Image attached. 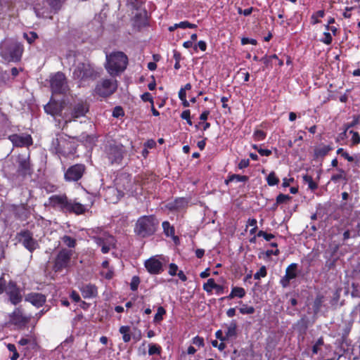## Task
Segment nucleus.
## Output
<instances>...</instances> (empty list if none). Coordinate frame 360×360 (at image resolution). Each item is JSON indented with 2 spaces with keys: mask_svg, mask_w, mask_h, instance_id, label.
I'll return each mask as SVG.
<instances>
[{
  "mask_svg": "<svg viewBox=\"0 0 360 360\" xmlns=\"http://www.w3.org/2000/svg\"><path fill=\"white\" fill-rule=\"evenodd\" d=\"M51 150L59 155L68 156L75 153V142L70 137H58L52 141Z\"/></svg>",
  "mask_w": 360,
  "mask_h": 360,
  "instance_id": "obj_1",
  "label": "nucleus"
},
{
  "mask_svg": "<svg viewBox=\"0 0 360 360\" xmlns=\"http://www.w3.org/2000/svg\"><path fill=\"white\" fill-rule=\"evenodd\" d=\"M156 226L153 216H143L137 220L134 231L139 236L146 237L155 232Z\"/></svg>",
  "mask_w": 360,
  "mask_h": 360,
  "instance_id": "obj_2",
  "label": "nucleus"
},
{
  "mask_svg": "<svg viewBox=\"0 0 360 360\" xmlns=\"http://www.w3.org/2000/svg\"><path fill=\"white\" fill-rule=\"evenodd\" d=\"M167 262L165 257L155 255L144 262V266L150 274L158 275L164 271L163 266Z\"/></svg>",
  "mask_w": 360,
  "mask_h": 360,
  "instance_id": "obj_3",
  "label": "nucleus"
},
{
  "mask_svg": "<svg viewBox=\"0 0 360 360\" xmlns=\"http://www.w3.org/2000/svg\"><path fill=\"white\" fill-rule=\"evenodd\" d=\"M106 63L105 68H127L128 57L122 51H114L106 54Z\"/></svg>",
  "mask_w": 360,
  "mask_h": 360,
  "instance_id": "obj_4",
  "label": "nucleus"
},
{
  "mask_svg": "<svg viewBox=\"0 0 360 360\" xmlns=\"http://www.w3.org/2000/svg\"><path fill=\"white\" fill-rule=\"evenodd\" d=\"M44 4L48 5L49 8H34L35 13L39 17L52 18L51 14L56 13L62 6L61 0H45Z\"/></svg>",
  "mask_w": 360,
  "mask_h": 360,
  "instance_id": "obj_5",
  "label": "nucleus"
},
{
  "mask_svg": "<svg viewBox=\"0 0 360 360\" xmlns=\"http://www.w3.org/2000/svg\"><path fill=\"white\" fill-rule=\"evenodd\" d=\"M22 46L18 43H12L1 51L2 57L7 61H18L22 53Z\"/></svg>",
  "mask_w": 360,
  "mask_h": 360,
  "instance_id": "obj_6",
  "label": "nucleus"
},
{
  "mask_svg": "<svg viewBox=\"0 0 360 360\" xmlns=\"http://www.w3.org/2000/svg\"><path fill=\"white\" fill-rule=\"evenodd\" d=\"M51 88L53 94H66L68 91V86L64 74L60 72H57L51 78Z\"/></svg>",
  "mask_w": 360,
  "mask_h": 360,
  "instance_id": "obj_7",
  "label": "nucleus"
},
{
  "mask_svg": "<svg viewBox=\"0 0 360 360\" xmlns=\"http://www.w3.org/2000/svg\"><path fill=\"white\" fill-rule=\"evenodd\" d=\"M89 108L86 103L84 101H79L75 103L72 108L71 115H64L63 119L64 120V125H67L68 123L70 122L72 120L83 117L88 112Z\"/></svg>",
  "mask_w": 360,
  "mask_h": 360,
  "instance_id": "obj_8",
  "label": "nucleus"
},
{
  "mask_svg": "<svg viewBox=\"0 0 360 360\" xmlns=\"http://www.w3.org/2000/svg\"><path fill=\"white\" fill-rule=\"evenodd\" d=\"M107 157L111 164L121 162L124 155V148L122 144H110L105 149Z\"/></svg>",
  "mask_w": 360,
  "mask_h": 360,
  "instance_id": "obj_9",
  "label": "nucleus"
},
{
  "mask_svg": "<svg viewBox=\"0 0 360 360\" xmlns=\"http://www.w3.org/2000/svg\"><path fill=\"white\" fill-rule=\"evenodd\" d=\"M117 89L115 82L105 79L100 84H98L95 88L94 92L100 97L105 98L112 94Z\"/></svg>",
  "mask_w": 360,
  "mask_h": 360,
  "instance_id": "obj_10",
  "label": "nucleus"
},
{
  "mask_svg": "<svg viewBox=\"0 0 360 360\" xmlns=\"http://www.w3.org/2000/svg\"><path fill=\"white\" fill-rule=\"evenodd\" d=\"M72 252L67 249H62L58 252L54 264V269L56 271H60L68 266Z\"/></svg>",
  "mask_w": 360,
  "mask_h": 360,
  "instance_id": "obj_11",
  "label": "nucleus"
},
{
  "mask_svg": "<svg viewBox=\"0 0 360 360\" xmlns=\"http://www.w3.org/2000/svg\"><path fill=\"white\" fill-rule=\"evenodd\" d=\"M94 240L98 246L101 247V252L103 254L108 253L111 249L115 248L116 240L112 236L103 235L101 237H96Z\"/></svg>",
  "mask_w": 360,
  "mask_h": 360,
  "instance_id": "obj_12",
  "label": "nucleus"
},
{
  "mask_svg": "<svg viewBox=\"0 0 360 360\" xmlns=\"http://www.w3.org/2000/svg\"><path fill=\"white\" fill-rule=\"evenodd\" d=\"M85 171V166L77 164L71 166L65 173V179L68 181H77L80 179Z\"/></svg>",
  "mask_w": 360,
  "mask_h": 360,
  "instance_id": "obj_13",
  "label": "nucleus"
},
{
  "mask_svg": "<svg viewBox=\"0 0 360 360\" xmlns=\"http://www.w3.org/2000/svg\"><path fill=\"white\" fill-rule=\"evenodd\" d=\"M65 108V102L55 101L51 99L50 101L44 105V110L47 114L52 115L53 117H63L62 112Z\"/></svg>",
  "mask_w": 360,
  "mask_h": 360,
  "instance_id": "obj_14",
  "label": "nucleus"
},
{
  "mask_svg": "<svg viewBox=\"0 0 360 360\" xmlns=\"http://www.w3.org/2000/svg\"><path fill=\"white\" fill-rule=\"evenodd\" d=\"M5 289L9 297V300L13 304L16 305L22 301V297L20 290L14 282H9Z\"/></svg>",
  "mask_w": 360,
  "mask_h": 360,
  "instance_id": "obj_15",
  "label": "nucleus"
},
{
  "mask_svg": "<svg viewBox=\"0 0 360 360\" xmlns=\"http://www.w3.org/2000/svg\"><path fill=\"white\" fill-rule=\"evenodd\" d=\"M12 143L17 147L30 146L32 144V139L30 135L22 134H12L8 137Z\"/></svg>",
  "mask_w": 360,
  "mask_h": 360,
  "instance_id": "obj_16",
  "label": "nucleus"
},
{
  "mask_svg": "<svg viewBox=\"0 0 360 360\" xmlns=\"http://www.w3.org/2000/svg\"><path fill=\"white\" fill-rule=\"evenodd\" d=\"M20 241L24 247L30 252H33L38 248L37 242L33 238L32 234L28 231H25L20 233Z\"/></svg>",
  "mask_w": 360,
  "mask_h": 360,
  "instance_id": "obj_17",
  "label": "nucleus"
},
{
  "mask_svg": "<svg viewBox=\"0 0 360 360\" xmlns=\"http://www.w3.org/2000/svg\"><path fill=\"white\" fill-rule=\"evenodd\" d=\"M73 76L80 80V85H84L86 81L94 80L96 78L94 69H75Z\"/></svg>",
  "mask_w": 360,
  "mask_h": 360,
  "instance_id": "obj_18",
  "label": "nucleus"
},
{
  "mask_svg": "<svg viewBox=\"0 0 360 360\" xmlns=\"http://www.w3.org/2000/svg\"><path fill=\"white\" fill-rule=\"evenodd\" d=\"M116 187L120 190L121 193L124 194H129L132 193L131 187L132 185L131 179L127 175H121L117 177L115 180Z\"/></svg>",
  "mask_w": 360,
  "mask_h": 360,
  "instance_id": "obj_19",
  "label": "nucleus"
},
{
  "mask_svg": "<svg viewBox=\"0 0 360 360\" xmlns=\"http://www.w3.org/2000/svg\"><path fill=\"white\" fill-rule=\"evenodd\" d=\"M297 264L295 263H292L286 268L285 274L281 279V281H280L281 285L283 288H286L289 285L290 281L292 279H294L297 277Z\"/></svg>",
  "mask_w": 360,
  "mask_h": 360,
  "instance_id": "obj_20",
  "label": "nucleus"
},
{
  "mask_svg": "<svg viewBox=\"0 0 360 360\" xmlns=\"http://www.w3.org/2000/svg\"><path fill=\"white\" fill-rule=\"evenodd\" d=\"M49 201L51 206L66 212L69 200L65 195H54L49 198Z\"/></svg>",
  "mask_w": 360,
  "mask_h": 360,
  "instance_id": "obj_21",
  "label": "nucleus"
},
{
  "mask_svg": "<svg viewBox=\"0 0 360 360\" xmlns=\"http://www.w3.org/2000/svg\"><path fill=\"white\" fill-rule=\"evenodd\" d=\"M26 302L31 303L33 306L39 308L44 305L46 302V297L38 292L28 293L25 298Z\"/></svg>",
  "mask_w": 360,
  "mask_h": 360,
  "instance_id": "obj_22",
  "label": "nucleus"
},
{
  "mask_svg": "<svg viewBox=\"0 0 360 360\" xmlns=\"http://www.w3.org/2000/svg\"><path fill=\"white\" fill-rule=\"evenodd\" d=\"M124 195L117 187L108 188L105 192V200L110 203H116Z\"/></svg>",
  "mask_w": 360,
  "mask_h": 360,
  "instance_id": "obj_23",
  "label": "nucleus"
},
{
  "mask_svg": "<svg viewBox=\"0 0 360 360\" xmlns=\"http://www.w3.org/2000/svg\"><path fill=\"white\" fill-rule=\"evenodd\" d=\"M11 321L15 325L25 324L29 322L30 317L23 315L20 309H15L11 315Z\"/></svg>",
  "mask_w": 360,
  "mask_h": 360,
  "instance_id": "obj_24",
  "label": "nucleus"
},
{
  "mask_svg": "<svg viewBox=\"0 0 360 360\" xmlns=\"http://www.w3.org/2000/svg\"><path fill=\"white\" fill-rule=\"evenodd\" d=\"M85 205L76 201L69 200L66 212H73L76 214H82L86 211Z\"/></svg>",
  "mask_w": 360,
  "mask_h": 360,
  "instance_id": "obj_25",
  "label": "nucleus"
},
{
  "mask_svg": "<svg viewBox=\"0 0 360 360\" xmlns=\"http://www.w3.org/2000/svg\"><path fill=\"white\" fill-rule=\"evenodd\" d=\"M188 204V200L184 198H176L174 202H169L166 207L169 210H179L185 208Z\"/></svg>",
  "mask_w": 360,
  "mask_h": 360,
  "instance_id": "obj_26",
  "label": "nucleus"
},
{
  "mask_svg": "<svg viewBox=\"0 0 360 360\" xmlns=\"http://www.w3.org/2000/svg\"><path fill=\"white\" fill-rule=\"evenodd\" d=\"M80 291L84 298H91L97 295V288L92 284H87L80 288Z\"/></svg>",
  "mask_w": 360,
  "mask_h": 360,
  "instance_id": "obj_27",
  "label": "nucleus"
},
{
  "mask_svg": "<svg viewBox=\"0 0 360 360\" xmlns=\"http://www.w3.org/2000/svg\"><path fill=\"white\" fill-rule=\"evenodd\" d=\"M245 290L243 288L241 287H233L231 289V292L229 294V296H227V298L231 300L234 297H239L242 298L245 295Z\"/></svg>",
  "mask_w": 360,
  "mask_h": 360,
  "instance_id": "obj_28",
  "label": "nucleus"
},
{
  "mask_svg": "<svg viewBox=\"0 0 360 360\" xmlns=\"http://www.w3.org/2000/svg\"><path fill=\"white\" fill-rule=\"evenodd\" d=\"M226 338L229 339L230 338L236 335L237 325L235 321H231L230 323L226 325Z\"/></svg>",
  "mask_w": 360,
  "mask_h": 360,
  "instance_id": "obj_29",
  "label": "nucleus"
},
{
  "mask_svg": "<svg viewBox=\"0 0 360 360\" xmlns=\"http://www.w3.org/2000/svg\"><path fill=\"white\" fill-rule=\"evenodd\" d=\"M120 333L122 335L124 342H129L131 340L130 327L128 326H122L119 329Z\"/></svg>",
  "mask_w": 360,
  "mask_h": 360,
  "instance_id": "obj_30",
  "label": "nucleus"
},
{
  "mask_svg": "<svg viewBox=\"0 0 360 360\" xmlns=\"http://www.w3.org/2000/svg\"><path fill=\"white\" fill-rule=\"evenodd\" d=\"M248 180V177L247 176L239 175V174H233L229 177L228 179L226 180V184H228L229 182L232 181H242L245 182Z\"/></svg>",
  "mask_w": 360,
  "mask_h": 360,
  "instance_id": "obj_31",
  "label": "nucleus"
},
{
  "mask_svg": "<svg viewBox=\"0 0 360 360\" xmlns=\"http://www.w3.org/2000/svg\"><path fill=\"white\" fill-rule=\"evenodd\" d=\"M268 65L271 66H282L283 65V59L278 58L276 55L269 57Z\"/></svg>",
  "mask_w": 360,
  "mask_h": 360,
  "instance_id": "obj_32",
  "label": "nucleus"
},
{
  "mask_svg": "<svg viewBox=\"0 0 360 360\" xmlns=\"http://www.w3.org/2000/svg\"><path fill=\"white\" fill-rule=\"evenodd\" d=\"M266 182L269 186H274L279 183V179L276 176L274 172H271L266 177Z\"/></svg>",
  "mask_w": 360,
  "mask_h": 360,
  "instance_id": "obj_33",
  "label": "nucleus"
},
{
  "mask_svg": "<svg viewBox=\"0 0 360 360\" xmlns=\"http://www.w3.org/2000/svg\"><path fill=\"white\" fill-rule=\"evenodd\" d=\"M166 314V310L162 307H159L157 309V312L155 314L153 321L154 323H160Z\"/></svg>",
  "mask_w": 360,
  "mask_h": 360,
  "instance_id": "obj_34",
  "label": "nucleus"
},
{
  "mask_svg": "<svg viewBox=\"0 0 360 360\" xmlns=\"http://www.w3.org/2000/svg\"><path fill=\"white\" fill-rule=\"evenodd\" d=\"M217 283H215L213 278H209L207 283L203 285V290L208 293H211L212 290L215 288Z\"/></svg>",
  "mask_w": 360,
  "mask_h": 360,
  "instance_id": "obj_35",
  "label": "nucleus"
},
{
  "mask_svg": "<svg viewBox=\"0 0 360 360\" xmlns=\"http://www.w3.org/2000/svg\"><path fill=\"white\" fill-rule=\"evenodd\" d=\"M341 179H346V174L343 169H339L338 173L333 174L330 178V180L333 182H338Z\"/></svg>",
  "mask_w": 360,
  "mask_h": 360,
  "instance_id": "obj_36",
  "label": "nucleus"
},
{
  "mask_svg": "<svg viewBox=\"0 0 360 360\" xmlns=\"http://www.w3.org/2000/svg\"><path fill=\"white\" fill-rule=\"evenodd\" d=\"M63 243L69 248H74L76 245V240L69 236H64L61 238Z\"/></svg>",
  "mask_w": 360,
  "mask_h": 360,
  "instance_id": "obj_37",
  "label": "nucleus"
},
{
  "mask_svg": "<svg viewBox=\"0 0 360 360\" xmlns=\"http://www.w3.org/2000/svg\"><path fill=\"white\" fill-rule=\"evenodd\" d=\"M303 180L311 190H315L317 188V184L314 181L313 178L311 176L304 175L303 176Z\"/></svg>",
  "mask_w": 360,
  "mask_h": 360,
  "instance_id": "obj_38",
  "label": "nucleus"
},
{
  "mask_svg": "<svg viewBox=\"0 0 360 360\" xmlns=\"http://www.w3.org/2000/svg\"><path fill=\"white\" fill-rule=\"evenodd\" d=\"M161 347L156 344H150L148 345V354H160L161 353Z\"/></svg>",
  "mask_w": 360,
  "mask_h": 360,
  "instance_id": "obj_39",
  "label": "nucleus"
},
{
  "mask_svg": "<svg viewBox=\"0 0 360 360\" xmlns=\"http://www.w3.org/2000/svg\"><path fill=\"white\" fill-rule=\"evenodd\" d=\"M162 228L164 229V232L167 236H171L174 235V228L170 225V224L168 221H164L162 223Z\"/></svg>",
  "mask_w": 360,
  "mask_h": 360,
  "instance_id": "obj_40",
  "label": "nucleus"
},
{
  "mask_svg": "<svg viewBox=\"0 0 360 360\" xmlns=\"http://www.w3.org/2000/svg\"><path fill=\"white\" fill-rule=\"evenodd\" d=\"M239 311L242 314H252L255 312V308L252 306L243 304L240 309Z\"/></svg>",
  "mask_w": 360,
  "mask_h": 360,
  "instance_id": "obj_41",
  "label": "nucleus"
},
{
  "mask_svg": "<svg viewBox=\"0 0 360 360\" xmlns=\"http://www.w3.org/2000/svg\"><path fill=\"white\" fill-rule=\"evenodd\" d=\"M267 271L265 266H262L258 271L254 275V278L259 280L261 278H264L266 276Z\"/></svg>",
  "mask_w": 360,
  "mask_h": 360,
  "instance_id": "obj_42",
  "label": "nucleus"
},
{
  "mask_svg": "<svg viewBox=\"0 0 360 360\" xmlns=\"http://www.w3.org/2000/svg\"><path fill=\"white\" fill-rule=\"evenodd\" d=\"M174 27H180L183 29L186 28H195L197 25L195 24L190 23L188 21L180 22L179 23L174 24Z\"/></svg>",
  "mask_w": 360,
  "mask_h": 360,
  "instance_id": "obj_43",
  "label": "nucleus"
},
{
  "mask_svg": "<svg viewBox=\"0 0 360 360\" xmlns=\"http://www.w3.org/2000/svg\"><path fill=\"white\" fill-rule=\"evenodd\" d=\"M140 278L137 276H134L132 277L131 283H130V288L132 291H136L139 285Z\"/></svg>",
  "mask_w": 360,
  "mask_h": 360,
  "instance_id": "obj_44",
  "label": "nucleus"
},
{
  "mask_svg": "<svg viewBox=\"0 0 360 360\" xmlns=\"http://www.w3.org/2000/svg\"><path fill=\"white\" fill-rule=\"evenodd\" d=\"M7 348L10 352H13V355L11 356V359L17 360L19 357V354L16 350L15 346L13 344H8Z\"/></svg>",
  "mask_w": 360,
  "mask_h": 360,
  "instance_id": "obj_45",
  "label": "nucleus"
},
{
  "mask_svg": "<svg viewBox=\"0 0 360 360\" xmlns=\"http://www.w3.org/2000/svg\"><path fill=\"white\" fill-rule=\"evenodd\" d=\"M253 137L256 141H260L265 139L266 133L262 130H256L254 132Z\"/></svg>",
  "mask_w": 360,
  "mask_h": 360,
  "instance_id": "obj_46",
  "label": "nucleus"
},
{
  "mask_svg": "<svg viewBox=\"0 0 360 360\" xmlns=\"http://www.w3.org/2000/svg\"><path fill=\"white\" fill-rule=\"evenodd\" d=\"M37 34L36 32H30L29 33H24V37L27 39L29 44H32L37 38Z\"/></svg>",
  "mask_w": 360,
  "mask_h": 360,
  "instance_id": "obj_47",
  "label": "nucleus"
},
{
  "mask_svg": "<svg viewBox=\"0 0 360 360\" xmlns=\"http://www.w3.org/2000/svg\"><path fill=\"white\" fill-rule=\"evenodd\" d=\"M124 110L122 107L116 106L115 108H114L112 110V116L114 117L118 118L120 117L124 116Z\"/></svg>",
  "mask_w": 360,
  "mask_h": 360,
  "instance_id": "obj_48",
  "label": "nucleus"
},
{
  "mask_svg": "<svg viewBox=\"0 0 360 360\" xmlns=\"http://www.w3.org/2000/svg\"><path fill=\"white\" fill-rule=\"evenodd\" d=\"M178 271H179V267L176 264H174V263L169 264L168 274L170 276H176Z\"/></svg>",
  "mask_w": 360,
  "mask_h": 360,
  "instance_id": "obj_49",
  "label": "nucleus"
},
{
  "mask_svg": "<svg viewBox=\"0 0 360 360\" xmlns=\"http://www.w3.org/2000/svg\"><path fill=\"white\" fill-rule=\"evenodd\" d=\"M258 237H263L266 241H270L271 239H273L275 236L274 235L271 233H267L265 231H259L257 233Z\"/></svg>",
  "mask_w": 360,
  "mask_h": 360,
  "instance_id": "obj_50",
  "label": "nucleus"
},
{
  "mask_svg": "<svg viewBox=\"0 0 360 360\" xmlns=\"http://www.w3.org/2000/svg\"><path fill=\"white\" fill-rule=\"evenodd\" d=\"M290 199V196L285 194H279L276 197V202L278 204H281L285 202L287 200Z\"/></svg>",
  "mask_w": 360,
  "mask_h": 360,
  "instance_id": "obj_51",
  "label": "nucleus"
},
{
  "mask_svg": "<svg viewBox=\"0 0 360 360\" xmlns=\"http://www.w3.org/2000/svg\"><path fill=\"white\" fill-rule=\"evenodd\" d=\"M192 342L193 345L198 346L199 347L204 346V340L202 338L195 336L193 338Z\"/></svg>",
  "mask_w": 360,
  "mask_h": 360,
  "instance_id": "obj_52",
  "label": "nucleus"
},
{
  "mask_svg": "<svg viewBox=\"0 0 360 360\" xmlns=\"http://www.w3.org/2000/svg\"><path fill=\"white\" fill-rule=\"evenodd\" d=\"M349 133L352 134V142L353 144H358L360 143V136L358 132L350 131Z\"/></svg>",
  "mask_w": 360,
  "mask_h": 360,
  "instance_id": "obj_53",
  "label": "nucleus"
},
{
  "mask_svg": "<svg viewBox=\"0 0 360 360\" xmlns=\"http://www.w3.org/2000/svg\"><path fill=\"white\" fill-rule=\"evenodd\" d=\"M141 97L143 101H149L151 103V105H153V98L150 93L146 92L143 94Z\"/></svg>",
  "mask_w": 360,
  "mask_h": 360,
  "instance_id": "obj_54",
  "label": "nucleus"
},
{
  "mask_svg": "<svg viewBox=\"0 0 360 360\" xmlns=\"http://www.w3.org/2000/svg\"><path fill=\"white\" fill-rule=\"evenodd\" d=\"M212 345L214 347L218 348V349L221 352L226 348V345L222 341L220 343H219L217 340H212Z\"/></svg>",
  "mask_w": 360,
  "mask_h": 360,
  "instance_id": "obj_55",
  "label": "nucleus"
},
{
  "mask_svg": "<svg viewBox=\"0 0 360 360\" xmlns=\"http://www.w3.org/2000/svg\"><path fill=\"white\" fill-rule=\"evenodd\" d=\"M324 37L321 39V41L326 44H330L332 42V36L329 32L323 33Z\"/></svg>",
  "mask_w": 360,
  "mask_h": 360,
  "instance_id": "obj_56",
  "label": "nucleus"
},
{
  "mask_svg": "<svg viewBox=\"0 0 360 360\" xmlns=\"http://www.w3.org/2000/svg\"><path fill=\"white\" fill-rule=\"evenodd\" d=\"M323 344V339L321 338H319L316 344L313 346V348H312V352H313V354H317L318 352H319V347L320 346H321Z\"/></svg>",
  "mask_w": 360,
  "mask_h": 360,
  "instance_id": "obj_57",
  "label": "nucleus"
},
{
  "mask_svg": "<svg viewBox=\"0 0 360 360\" xmlns=\"http://www.w3.org/2000/svg\"><path fill=\"white\" fill-rule=\"evenodd\" d=\"M249 165H250V161L248 159H243L238 163V167L239 169H242L248 167L249 166Z\"/></svg>",
  "mask_w": 360,
  "mask_h": 360,
  "instance_id": "obj_58",
  "label": "nucleus"
},
{
  "mask_svg": "<svg viewBox=\"0 0 360 360\" xmlns=\"http://www.w3.org/2000/svg\"><path fill=\"white\" fill-rule=\"evenodd\" d=\"M241 43L242 44L245 45V44H251L252 45H256L257 44V41L254 39H249V38H243L241 39Z\"/></svg>",
  "mask_w": 360,
  "mask_h": 360,
  "instance_id": "obj_59",
  "label": "nucleus"
},
{
  "mask_svg": "<svg viewBox=\"0 0 360 360\" xmlns=\"http://www.w3.org/2000/svg\"><path fill=\"white\" fill-rule=\"evenodd\" d=\"M293 181H294V179H293V178H289V179H288V178H284V179H283V184H282V186H283V187H284V188H287V187H288V186L290 185V184H291L292 182H293Z\"/></svg>",
  "mask_w": 360,
  "mask_h": 360,
  "instance_id": "obj_60",
  "label": "nucleus"
},
{
  "mask_svg": "<svg viewBox=\"0 0 360 360\" xmlns=\"http://www.w3.org/2000/svg\"><path fill=\"white\" fill-rule=\"evenodd\" d=\"M238 77H240L243 79L245 82H248L249 80V73L248 72H238L237 73Z\"/></svg>",
  "mask_w": 360,
  "mask_h": 360,
  "instance_id": "obj_61",
  "label": "nucleus"
},
{
  "mask_svg": "<svg viewBox=\"0 0 360 360\" xmlns=\"http://www.w3.org/2000/svg\"><path fill=\"white\" fill-rule=\"evenodd\" d=\"M258 153L262 156H269L270 155H271V150H270L269 149L261 148V149L258 150Z\"/></svg>",
  "mask_w": 360,
  "mask_h": 360,
  "instance_id": "obj_62",
  "label": "nucleus"
},
{
  "mask_svg": "<svg viewBox=\"0 0 360 360\" xmlns=\"http://www.w3.org/2000/svg\"><path fill=\"white\" fill-rule=\"evenodd\" d=\"M181 117L183 119V120H189L191 118V112H190V110H184L182 112H181Z\"/></svg>",
  "mask_w": 360,
  "mask_h": 360,
  "instance_id": "obj_63",
  "label": "nucleus"
},
{
  "mask_svg": "<svg viewBox=\"0 0 360 360\" xmlns=\"http://www.w3.org/2000/svg\"><path fill=\"white\" fill-rule=\"evenodd\" d=\"M70 297L75 302H78L79 301H80V296H79V295L77 292H75L74 290L71 292Z\"/></svg>",
  "mask_w": 360,
  "mask_h": 360,
  "instance_id": "obj_64",
  "label": "nucleus"
}]
</instances>
